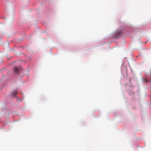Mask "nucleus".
I'll use <instances>...</instances> for the list:
<instances>
[{
    "instance_id": "1",
    "label": "nucleus",
    "mask_w": 151,
    "mask_h": 151,
    "mask_svg": "<svg viewBox=\"0 0 151 151\" xmlns=\"http://www.w3.org/2000/svg\"><path fill=\"white\" fill-rule=\"evenodd\" d=\"M22 70V68L21 67H16L14 68V71L16 73H18L21 72Z\"/></svg>"
},
{
    "instance_id": "2",
    "label": "nucleus",
    "mask_w": 151,
    "mask_h": 151,
    "mask_svg": "<svg viewBox=\"0 0 151 151\" xmlns=\"http://www.w3.org/2000/svg\"><path fill=\"white\" fill-rule=\"evenodd\" d=\"M17 92L16 91L14 90V91H13L12 92V95H13L15 97H16V95L17 94Z\"/></svg>"
},
{
    "instance_id": "3",
    "label": "nucleus",
    "mask_w": 151,
    "mask_h": 151,
    "mask_svg": "<svg viewBox=\"0 0 151 151\" xmlns=\"http://www.w3.org/2000/svg\"><path fill=\"white\" fill-rule=\"evenodd\" d=\"M145 82H147V81H146V80H145Z\"/></svg>"
}]
</instances>
